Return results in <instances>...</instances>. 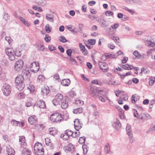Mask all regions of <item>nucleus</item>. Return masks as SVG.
Instances as JSON below:
<instances>
[{
    "label": "nucleus",
    "instance_id": "nucleus-58",
    "mask_svg": "<svg viewBox=\"0 0 155 155\" xmlns=\"http://www.w3.org/2000/svg\"><path fill=\"white\" fill-rule=\"evenodd\" d=\"M113 14V12L110 11H107L105 13V14L106 16H109L112 15Z\"/></svg>",
    "mask_w": 155,
    "mask_h": 155
},
{
    "label": "nucleus",
    "instance_id": "nucleus-15",
    "mask_svg": "<svg viewBox=\"0 0 155 155\" xmlns=\"http://www.w3.org/2000/svg\"><path fill=\"white\" fill-rule=\"evenodd\" d=\"M126 2L131 4H136L138 5H140L142 2L140 0H126Z\"/></svg>",
    "mask_w": 155,
    "mask_h": 155
},
{
    "label": "nucleus",
    "instance_id": "nucleus-57",
    "mask_svg": "<svg viewBox=\"0 0 155 155\" xmlns=\"http://www.w3.org/2000/svg\"><path fill=\"white\" fill-rule=\"evenodd\" d=\"M72 52V51L70 49H68L66 51V53L67 55L70 57L71 56Z\"/></svg>",
    "mask_w": 155,
    "mask_h": 155
},
{
    "label": "nucleus",
    "instance_id": "nucleus-24",
    "mask_svg": "<svg viewBox=\"0 0 155 155\" xmlns=\"http://www.w3.org/2000/svg\"><path fill=\"white\" fill-rule=\"evenodd\" d=\"M6 151L8 155H14L15 153L14 149L11 148L7 147Z\"/></svg>",
    "mask_w": 155,
    "mask_h": 155
},
{
    "label": "nucleus",
    "instance_id": "nucleus-1",
    "mask_svg": "<svg viewBox=\"0 0 155 155\" xmlns=\"http://www.w3.org/2000/svg\"><path fill=\"white\" fill-rule=\"evenodd\" d=\"M23 81L24 78L22 75H18L15 78L16 88L19 91H22L25 87V84L23 82Z\"/></svg>",
    "mask_w": 155,
    "mask_h": 155
},
{
    "label": "nucleus",
    "instance_id": "nucleus-60",
    "mask_svg": "<svg viewBox=\"0 0 155 155\" xmlns=\"http://www.w3.org/2000/svg\"><path fill=\"white\" fill-rule=\"evenodd\" d=\"M15 55H16L17 56H20L21 55V51L17 50L15 51Z\"/></svg>",
    "mask_w": 155,
    "mask_h": 155
},
{
    "label": "nucleus",
    "instance_id": "nucleus-10",
    "mask_svg": "<svg viewBox=\"0 0 155 155\" xmlns=\"http://www.w3.org/2000/svg\"><path fill=\"white\" fill-rule=\"evenodd\" d=\"M97 21L102 27H107L109 25L107 22L103 18H98L97 19Z\"/></svg>",
    "mask_w": 155,
    "mask_h": 155
},
{
    "label": "nucleus",
    "instance_id": "nucleus-37",
    "mask_svg": "<svg viewBox=\"0 0 155 155\" xmlns=\"http://www.w3.org/2000/svg\"><path fill=\"white\" fill-rule=\"evenodd\" d=\"M96 40L95 39H91L88 40V44L91 45H94L96 43Z\"/></svg>",
    "mask_w": 155,
    "mask_h": 155
},
{
    "label": "nucleus",
    "instance_id": "nucleus-61",
    "mask_svg": "<svg viewBox=\"0 0 155 155\" xmlns=\"http://www.w3.org/2000/svg\"><path fill=\"white\" fill-rule=\"evenodd\" d=\"M126 66H127V69L128 70H130L134 68L133 66L132 65H129L128 64H126Z\"/></svg>",
    "mask_w": 155,
    "mask_h": 155
},
{
    "label": "nucleus",
    "instance_id": "nucleus-40",
    "mask_svg": "<svg viewBox=\"0 0 155 155\" xmlns=\"http://www.w3.org/2000/svg\"><path fill=\"white\" fill-rule=\"evenodd\" d=\"M11 124L15 126H18L19 121L16 120H12L11 121Z\"/></svg>",
    "mask_w": 155,
    "mask_h": 155
},
{
    "label": "nucleus",
    "instance_id": "nucleus-41",
    "mask_svg": "<svg viewBox=\"0 0 155 155\" xmlns=\"http://www.w3.org/2000/svg\"><path fill=\"white\" fill-rule=\"evenodd\" d=\"M46 144L48 146H51V140L49 138H47L45 139Z\"/></svg>",
    "mask_w": 155,
    "mask_h": 155
},
{
    "label": "nucleus",
    "instance_id": "nucleus-44",
    "mask_svg": "<svg viewBox=\"0 0 155 155\" xmlns=\"http://www.w3.org/2000/svg\"><path fill=\"white\" fill-rule=\"evenodd\" d=\"M49 134L53 136H54L57 134V132L55 130H51V128L49 129Z\"/></svg>",
    "mask_w": 155,
    "mask_h": 155
},
{
    "label": "nucleus",
    "instance_id": "nucleus-7",
    "mask_svg": "<svg viewBox=\"0 0 155 155\" xmlns=\"http://www.w3.org/2000/svg\"><path fill=\"white\" fill-rule=\"evenodd\" d=\"M24 64V62L22 60H18L15 63V71H19L22 68Z\"/></svg>",
    "mask_w": 155,
    "mask_h": 155
},
{
    "label": "nucleus",
    "instance_id": "nucleus-43",
    "mask_svg": "<svg viewBox=\"0 0 155 155\" xmlns=\"http://www.w3.org/2000/svg\"><path fill=\"white\" fill-rule=\"evenodd\" d=\"M68 150L69 151H73L74 150V146L71 144H69L67 146Z\"/></svg>",
    "mask_w": 155,
    "mask_h": 155
},
{
    "label": "nucleus",
    "instance_id": "nucleus-56",
    "mask_svg": "<svg viewBox=\"0 0 155 155\" xmlns=\"http://www.w3.org/2000/svg\"><path fill=\"white\" fill-rule=\"evenodd\" d=\"M134 114L135 117H137V118H138L139 115H138L137 111L135 109L134 110Z\"/></svg>",
    "mask_w": 155,
    "mask_h": 155
},
{
    "label": "nucleus",
    "instance_id": "nucleus-36",
    "mask_svg": "<svg viewBox=\"0 0 155 155\" xmlns=\"http://www.w3.org/2000/svg\"><path fill=\"white\" fill-rule=\"evenodd\" d=\"M61 137L63 139L66 140L68 139L69 137L67 134H65V132L64 134H63L61 135Z\"/></svg>",
    "mask_w": 155,
    "mask_h": 155
},
{
    "label": "nucleus",
    "instance_id": "nucleus-27",
    "mask_svg": "<svg viewBox=\"0 0 155 155\" xmlns=\"http://www.w3.org/2000/svg\"><path fill=\"white\" fill-rule=\"evenodd\" d=\"M5 52L7 55L8 56L13 53V50L11 48H7L5 49Z\"/></svg>",
    "mask_w": 155,
    "mask_h": 155
},
{
    "label": "nucleus",
    "instance_id": "nucleus-55",
    "mask_svg": "<svg viewBox=\"0 0 155 155\" xmlns=\"http://www.w3.org/2000/svg\"><path fill=\"white\" fill-rule=\"evenodd\" d=\"M120 110L121 112V114L119 115V116L121 119H124V115L123 114V110L122 109H120Z\"/></svg>",
    "mask_w": 155,
    "mask_h": 155
},
{
    "label": "nucleus",
    "instance_id": "nucleus-63",
    "mask_svg": "<svg viewBox=\"0 0 155 155\" xmlns=\"http://www.w3.org/2000/svg\"><path fill=\"white\" fill-rule=\"evenodd\" d=\"M128 60V57H124L123 59L122 60V62L123 63H125Z\"/></svg>",
    "mask_w": 155,
    "mask_h": 155
},
{
    "label": "nucleus",
    "instance_id": "nucleus-18",
    "mask_svg": "<svg viewBox=\"0 0 155 155\" xmlns=\"http://www.w3.org/2000/svg\"><path fill=\"white\" fill-rule=\"evenodd\" d=\"M71 81L69 79H64L61 81V84L64 86H68L69 85Z\"/></svg>",
    "mask_w": 155,
    "mask_h": 155
},
{
    "label": "nucleus",
    "instance_id": "nucleus-28",
    "mask_svg": "<svg viewBox=\"0 0 155 155\" xmlns=\"http://www.w3.org/2000/svg\"><path fill=\"white\" fill-rule=\"evenodd\" d=\"M104 151L107 153H108L110 152V145L109 143H107L104 147Z\"/></svg>",
    "mask_w": 155,
    "mask_h": 155
},
{
    "label": "nucleus",
    "instance_id": "nucleus-59",
    "mask_svg": "<svg viewBox=\"0 0 155 155\" xmlns=\"http://www.w3.org/2000/svg\"><path fill=\"white\" fill-rule=\"evenodd\" d=\"M9 57V59L10 60L12 61L13 60H14L15 59V56L13 54V53L12 54H10L8 56Z\"/></svg>",
    "mask_w": 155,
    "mask_h": 155
},
{
    "label": "nucleus",
    "instance_id": "nucleus-53",
    "mask_svg": "<svg viewBox=\"0 0 155 155\" xmlns=\"http://www.w3.org/2000/svg\"><path fill=\"white\" fill-rule=\"evenodd\" d=\"M18 96L21 99L25 97V94L21 92L18 94Z\"/></svg>",
    "mask_w": 155,
    "mask_h": 155
},
{
    "label": "nucleus",
    "instance_id": "nucleus-35",
    "mask_svg": "<svg viewBox=\"0 0 155 155\" xmlns=\"http://www.w3.org/2000/svg\"><path fill=\"white\" fill-rule=\"evenodd\" d=\"M20 20L26 26H29V24L26 20L21 17L19 18Z\"/></svg>",
    "mask_w": 155,
    "mask_h": 155
},
{
    "label": "nucleus",
    "instance_id": "nucleus-47",
    "mask_svg": "<svg viewBox=\"0 0 155 155\" xmlns=\"http://www.w3.org/2000/svg\"><path fill=\"white\" fill-rule=\"evenodd\" d=\"M91 90L92 93L94 94H96V93H97L98 91L96 88H91Z\"/></svg>",
    "mask_w": 155,
    "mask_h": 155
},
{
    "label": "nucleus",
    "instance_id": "nucleus-6",
    "mask_svg": "<svg viewBox=\"0 0 155 155\" xmlns=\"http://www.w3.org/2000/svg\"><path fill=\"white\" fill-rule=\"evenodd\" d=\"M97 93L98 95L99 99L101 101L104 102L106 100H107V98L106 96L105 91L101 90H98Z\"/></svg>",
    "mask_w": 155,
    "mask_h": 155
},
{
    "label": "nucleus",
    "instance_id": "nucleus-48",
    "mask_svg": "<svg viewBox=\"0 0 155 155\" xmlns=\"http://www.w3.org/2000/svg\"><path fill=\"white\" fill-rule=\"evenodd\" d=\"M5 40L8 42L9 45L10 44L12 41V40L9 37H5Z\"/></svg>",
    "mask_w": 155,
    "mask_h": 155
},
{
    "label": "nucleus",
    "instance_id": "nucleus-62",
    "mask_svg": "<svg viewBox=\"0 0 155 155\" xmlns=\"http://www.w3.org/2000/svg\"><path fill=\"white\" fill-rule=\"evenodd\" d=\"M76 103L77 104H80L81 105H82L84 104V102L80 100H76Z\"/></svg>",
    "mask_w": 155,
    "mask_h": 155
},
{
    "label": "nucleus",
    "instance_id": "nucleus-38",
    "mask_svg": "<svg viewBox=\"0 0 155 155\" xmlns=\"http://www.w3.org/2000/svg\"><path fill=\"white\" fill-rule=\"evenodd\" d=\"M85 137H81L79 138L78 142L80 143L83 144L85 143Z\"/></svg>",
    "mask_w": 155,
    "mask_h": 155
},
{
    "label": "nucleus",
    "instance_id": "nucleus-16",
    "mask_svg": "<svg viewBox=\"0 0 155 155\" xmlns=\"http://www.w3.org/2000/svg\"><path fill=\"white\" fill-rule=\"evenodd\" d=\"M79 46L80 50L83 54L84 55H87L88 53L87 51L86 50L85 46L82 45L81 43H79Z\"/></svg>",
    "mask_w": 155,
    "mask_h": 155
},
{
    "label": "nucleus",
    "instance_id": "nucleus-42",
    "mask_svg": "<svg viewBox=\"0 0 155 155\" xmlns=\"http://www.w3.org/2000/svg\"><path fill=\"white\" fill-rule=\"evenodd\" d=\"M65 134L67 135L69 137L70 136H72L73 132L71 130H66L65 131Z\"/></svg>",
    "mask_w": 155,
    "mask_h": 155
},
{
    "label": "nucleus",
    "instance_id": "nucleus-9",
    "mask_svg": "<svg viewBox=\"0 0 155 155\" xmlns=\"http://www.w3.org/2000/svg\"><path fill=\"white\" fill-rule=\"evenodd\" d=\"M69 100V99L67 97H65L63 99L61 103V107L62 108L65 109L68 107Z\"/></svg>",
    "mask_w": 155,
    "mask_h": 155
},
{
    "label": "nucleus",
    "instance_id": "nucleus-13",
    "mask_svg": "<svg viewBox=\"0 0 155 155\" xmlns=\"http://www.w3.org/2000/svg\"><path fill=\"white\" fill-rule=\"evenodd\" d=\"M74 123L75 129L77 131H79L82 127L79 120L78 119L76 120L75 121H74Z\"/></svg>",
    "mask_w": 155,
    "mask_h": 155
},
{
    "label": "nucleus",
    "instance_id": "nucleus-2",
    "mask_svg": "<svg viewBox=\"0 0 155 155\" xmlns=\"http://www.w3.org/2000/svg\"><path fill=\"white\" fill-rule=\"evenodd\" d=\"M34 150L36 155H43L44 154V148L40 143L38 142L35 144Z\"/></svg>",
    "mask_w": 155,
    "mask_h": 155
},
{
    "label": "nucleus",
    "instance_id": "nucleus-46",
    "mask_svg": "<svg viewBox=\"0 0 155 155\" xmlns=\"http://www.w3.org/2000/svg\"><path fill=\"white\" fill-rule=\"evenodd\" d=\"M69 59L70 60V62L73 64H75L76 63V61L72 57H70Z\"/></svg>",
    "mask_w": 155,
    "mask_h": 155
},
{
    "label": "nucleus",
    "instance_id": "nucleus-39",
    "mask_svg": "<svg viewBox=\"0 0 155 155\" xmlns=\"http://www.w3.org/2000/svg\"><path fill=\"white\" fill-rule=\"evenodd\" d=\"M107 58H114L117 57V55L115 54H108L107 53H106Z\"/></svg>",
    "mask_w": 155,
    "mask_h": 155
},
{
    "label": "nucleus",
    "instance_id": "nucleus-17",
    "mask_svg": "<svg viewBox=\"0 0 155 155\" xmlns=\"http://www.w3.org/2000/svg\"><path fill=\"white\" fill-rule=\"evenodd\" d=\"M22 74H23L22 75L27 76L28 78L31 76L30 72L27 68L23 70Z\"/></svg>",
    "mask_w": 155,
    "mask_h": 155
},
{
    "label": "nucleus",
    "instance_id": "nucleus-33",
    "mask_svg": "<svg viewBox=\"0 0 155 155\" xmlns=\"http://www.w3.org/2000/svg\"><path fill=\"white\" fill-rule=\"evenodd\" d=\"M59 40L61 42L65 43L68 41L63 36H61L59 37Z\"/></svg>",
    "mask_w": 155,
    "mask_h": 155
},
{
    "label": "nucleus",
    "instance_id": "nucleus-30",
    "mask_svg": "<svg viewBox=\"0 0 155 155\" xmlns=\"http://www.w3.org/2000/svg\"><path fill=\"white\" fill-rule=\"evenodd\" d=\"M83 109L82 107H79L73 110V113L74 114L81 113L83 111Z\"/></svg>",
    "mask_w": 155,
    "mask_h": 155
},
{
    "label": "nucleus",
    "instance_id": "nucleus-11",
    "mask_svg": "<svg viewBox=\"0 0 155 155\" xmlns=\"http://www.w3.org/2000/svg\"><path fill=\"white\" fill-rule=\"evenodd\" d=\"M99 67L104 72H106L108 70L107 65L105 62H99L98 63Z\"/></svg>",
    "mask_w": 155,
    "mask_h": 155
},
{
    "label": "nucleus",
    "instance_id": "nucleus-34",
    "mask_svg": "<svg viewBox=\"0 0 155 155\" xmlns=\"http://www.w3.org/2000/svg\"><path fill=\"white\" fill-rule=\"evenodd\" d=\"M36 45L39 50L40 51H43L44 50V45L39 44H36Z\"/></svg>",
    "mask_w": 155,
    "mask_h": 155
},
{
    "label": "nucleus",
    "instance_id": "nucleus-3",
    "mask_svg": "<svg viewBox=\"0 0 155 155\" xmlns=\"http://www.w3.org/2000/svg\"><path fill=\"white\" fill-rule=\"evenodd\" d=\"M50 120L53 122L59 123L63 120L61 114L60 113H54L52 114L50 117Z\"/></svg>",
    "mask_w": 155,
    "mask_h": 155
},
{
    "label": "nucleus",
    "instance_id": "nucleus-20",
    "mask_svg": "<svg viewBox=\"0 0 155 155\" xmlns=\"http://www.w3.org/2000/svg\"><path fill=\"white\" fill-rule=\"evenodd\" d=\"M31 151L27 148H24L22 150V155H31Z\"/></svg>",
    "mask_w": 155,
    "mask_h": 155
},
{
    "label": "nucleus",
    "instance_id": "nucleus-4",
    "mask_svg": "<svg viewBox=\"0 0 155 155\" xmlns=\"http://www.w3.org/2000/svg\"><path fill=\"white\" fill-rule=\"evenodd\" d=\"M63 99V96L61 94H58L55 96L54 98L52 101L53 104L55 106L59 105Z\"/></svg>",
    "mask_w": 155,
    "mask_h": 155
},
{
    "label": "nucleus",
    "instance_id": "nucleus-12",
    "mask_svg": "<svg viewBox=\"0 0 155 155\" xmlns=\"http://www.w3.org/2000/svg\"><path fill=\"white\" fill-rule=\"evenodd\" d=\"M150 117V116L149 114L142 113L139 115L138 119H140L142 120H145L149 119Z\"/></svg>",
    "mask_w": 155,
    "mask_h": 155
},
{
    "label": "nucleus",
    "instance_id": "nucleus-45",
    "mask_svg": "<svg viewBox=\"0 0 155 155\" xmlns=\"http://www.w3.org/2000/svg\"><path fill=\"white\" fill-rule=\"evenodd\" d=\"M80 134V133L79 132H73L72 137H79Z\"/></svg>",
    "mask_w": 155,
    "mask_h": 155
},
{
    "label": "nucleus",
    "instance_id": "nucleus-22",
    "mask_svg": "<svg viewBox=\"0 0 155 155\" xmlns=\"http://www.w3.org/2000/svg\"><path fill=\"white\" fill-rule=\"evenodd\" d=\"M19 141L21 143V146H23V147H25L26 145L25 143V137L23 136L21 137H19Z\"/></svg>",
    "mask_w": 155,
    "mask_h": 155
},
{
    "label": "nucleus",
    "instance_id": "nucleus-54",
    "mask_svg": "<svg viewBox=\"0 0 155 155\" xmlns=\"http://www.w3.org/2000/svg\"><path fill=\"white\" fill-rule=\"evenodd\" d=\"M133 54L136 57H140V55L139 52L137 51H135L133 53Z\"/></svg>",
    "mask_w": 155,
    "mask_h": 155
},
{
    "label": "nucleus",
    "instance_id": "nucleus-32",
    "mask_svg": "<svg viewBox=\"0 0 155 155\" xmlns=\"http://www.w3.org/2000/svg\"><path fill=\"white\" fill-rule=\"evenodd\" d=\"M52 28L50 27L48 24H46L45 26V31L48 33H49L51 31Z\"/></svg>",
    "mask_w": 155,
    "mask_h": 155
},
{
    "label": "nucleus",
    "instance_id": "nucleus-49",
    "mask_svg": "<svg viewBox=\"0 0 155 155\" xmlns=\"http://www.w3.org/2000/svg\"><path fill=\"white\" fill-rule=\"evenodd\" d=\"M51 40V38L50 36H48V35H45V41L47 43L49 42Z\"/></svg>",
    "mask_w": 155,
    "mask_h": 155
},
{
    "label": "nucleus",
    "instance_id": "nucleus-26",
    "mask_svg": "<svg viewBox=\"0 0 155 155\" xmlns=\"http://www.w3.org/2000/svg\"><path fill=\"white\" fill-rule=\"evenodd\" d=\"M36 118L34 115L30 116L28 119V121L29 123L31 124L35 122Z\"/></svg>",
    "mask_w": 155,
    "mask_h": 155
},
{
    "label": "nucleus",
    "instance_id": "nucleus-19",
    "mask_svg": "<svg viewBox=\"0 0 155 155\" xmlns=\"http://www.w3.org/2000/svg\"><path fill=\"white\" fill-rule=\"evenodd\" d=\"M112 125L117 130H119L121 126V124L120 122L118 121L113 122Z\"/></svg>",
    "mask_w": 155,
    "mask_h": 155
},
{
    "label": "nucleus",
    "instance_id": "nucleus-50",
    "mask_svg": "<svg viewBox=\"0 0 155 155\" xmlns=\"http://www.w3.org/2000/svg\"><path fill=\"white\" fill-rule=\"evenodd\" d=\"M9 18L10 17L8 14L5 13L4 14L3 18L5 20L7 21Z\"/></svg>",
    "mask_w": 155,
    "mask_h": 155
},
{
    "label": "nucleus",
    "instance_id": "nucleus-64",
    "mask_svg": "<svg viewBox=\"0 0 155 155\" xmlns=\"http://www.w3.org/2000/svg\"><path fill=\"white\" fill-rule=\"evenodd\" d=\"M149 130L150 131H154L155 130V124L154 125H152L149 129Z\"/></svg>",
    "mask_w": 155,
    "mask_h": 155
},
{
    "label": "nucleus",
    "instance_id": "nucleus-14",
    "mask_svg": "<svg viewBox=\"0 0 155 155\" xmlns=\"http://www.w3.org/2000/svg\"><path fill=\"white\" fill-rule=\"evenodd\" d=\"M41 92L43 95L45 96L47 95L49 93L50 90L48 86H45L41 89Z\"/></svg>",
    "mask_w": 155,
    "mask_h": 155
},
{
    "label": "nucleus",
    "instance_id": "nucleus-21",
    "mask_svg": "<svg viewBox=\"0 0 155 155\" xmlns=\"http://www.w3.org/2000/svg\"><path fill=\"white\" fill-rule=\"evenodd\" d=\"M54 17V15L52 14H47L46 15V18L47 20L52 22H54V19H53Z\"/></svg>",
    "mask_w": 155,
    "mask_h": 155
},
{
    "label": "nucleus",
    "instance_id": "nucleus-31",
    "mask_svg": "<svg viewBox=\"0 0 155 155\" xmlns=\"http://www.w3.org/2000/svg\"><path fill=\"white\" fill-rule=\"evenodd\" d=\"M137 97V96H136V95H132L131 97V101L133 103L135 104L136 101L139 99V98Z\"/></svg>",
    "mask_w": 155,
    "mask_h": 155
},
{
    "label": "nucleus",
    "instance_id": "nucleus-5",
    "mask_svg": "<svg viewBox=\"0 0 155 155\" xmlns=\"http://www.w3.org/2000/svg\"><path fill=\"white\" fill-rule=\"evenodd\" d=\"M2 90L5 96H8L11 94L12 89L10 85L7 84H5L3 85Z\"/></svg>",
    "mask_w": 155,
    "mask_h": 155
},
{
    "label": "nucleus",
    "instance_id": "nucleus-8",
    "mask_svg": "<svg viewBox=\"0 0 155 155\" xmlns=\"http://www.w3.org/2000/svg\"><path fill=\"white\" fill-rule=\"evenodd\" d=\"M38 64V63L36 62L31 63L30 65V71L35 73L37 72L39 68Z\"/></svg>",
    "mask_w": 155,
    "mask_h": 155
},
{
    "label": "nucleus",
    "instance_id": "nucleus-52",
    "mask_svg": "<svg viewBox=\"0 0 155 155\" xmlns=\"http://www.w3.org/2000/svg\"><path fill=\"white\" fill-rule=\"evenodd\" d=\"M92 84H98L100 85H101L102 84V83L101 82H98V81L96 80H94L92 81Z\"/></svg>",
    "mask_w": 155,
    "mask_h": 155
},
{
    "label": "nucleus",
    "instance_id": "nucleus-23",
    "mask_svg": "<svg viewBox=\"0 0 155 155\" xmlns=\"http://www.w3.org/2000/svg\"><path fill=\"white\" fill-rule=\"evenodd\" d=\"M37 105L40 108H44L46 107L45 102L41 100H40L38 101Z\"/></svg>",
    "mask_w": 155,
    "mask_h": 155
},
{
    "label": "nucleus",
    "instance_id": "nucleus-51",
    "mask_svg": "<svg viewBox=\"0 0 155 155\" xmlns=\"http://www.w3.org/2000/svg\"><path fill=\"white\" fill-rule=\"evenodd\" d=\"M38 79L39 80V81L40 82L44 80L45 77L43 75H40L38 76Z\"/></svg>",
    "mask_w": 155,
    "mask_h": 155
},
{
    "label": "nucleus",
    "instance_id": "nucleus-25",
    "mask_svg": "<svg viewBox=\"0 0 155 155\" xmlns=\"http://www.w3.org/2000/svg\"><path fill=\"white\" fill-rule=\"evenodd\" d=\"M36 3L41 6H44L46 5V2L45 0H37Z\"/></svg>",
    "mask_w": 155,
    "mask_h": 155
},
{
    "label": "nucleus",
    "instance_id": "nucleus-29",
    "mask_svg": "<svg viewBox=\"0 0 155 155\" xmlns=\"http://www.w3.org/2000/svg\"><path fill=\"white\" fill-rule=\"evenodd\" d=\"M126 130L127 132V133L128 134L129 136H130V135L132 134H131V127L130 125L128 124H127L126 128Z\"/></svg>",
    "mask_w": 155,
    "mask_h": 155
}]
</instances>
